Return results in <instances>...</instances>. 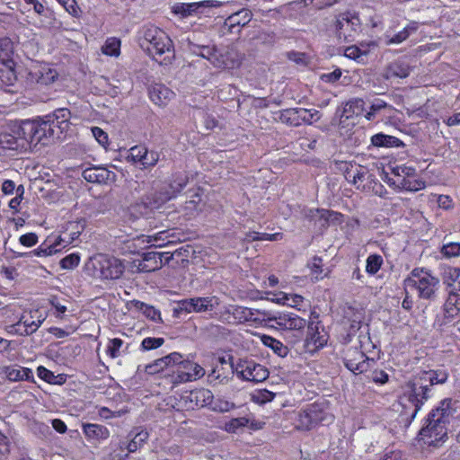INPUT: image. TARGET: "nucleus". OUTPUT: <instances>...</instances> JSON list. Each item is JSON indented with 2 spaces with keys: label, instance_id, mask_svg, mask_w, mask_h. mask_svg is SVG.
<instances>
[{
  "label": "nucleus",
  "instance_id": "1",
  "mask_svg": "<svg viewBox=\"0 0 460 460\" xmlns=\"http://www.w3.org/2000/svg\"><path fill=\"white\" fill-rule=\"evenodd\" d=\"M139 45L160 65L171 64L174 58V47L172 40L158 27L145 28L143 36L139 39Z\"/></svg>",
  "mask_w": 460,
  "mask_h": 460
},
{
  "label": "nucleus",
  "instance_id": "2",
  "mask_svg": "<svg viewBox=\"0 0 460 460\" xmlns=\"http://www.w3.org/2000/svg\"><path fill=\"white\" fill-rule=\"evenodd\" d=\"M451 400L446 399L429 414L427 424L420 433V439L429 446H437L447 435V424L453 414L450 409Z\"/></svg>",
  "mask_w": 460,
  "mask_h": 460
},
{
  "label": "nucleus",
  "instance_id": "3",
  "mask_svg": "<svg viewBox=\"0 0 460 460\" xmlns=\"http://www.w3.org/2000/svg\"><path fill=\"white\" fill-rule=\"evenodd\" d=\"M187 183L188 177L186 175L181 174L175 176V179L171 184L173 190H161L147 193L142 198L141 202H137L129 208L130 214L135 217L147 215L150 210L160 208L177 193L181 192Z\"/></svg>",
  "mask_w": 460,
  "mask_h": 460
},
{
  "label": "nucleus",
  "instance_id": "4",
  "mask_svg": "<svg viewBox=\"0 0 460 460\" xmlns=\"http://www.w3.org/2000/svg\"><path fill=\"white\" fill-rule=\"evenodd\" d=\"M46 126L48 125L43 123L41 118L35 120H25L19 126H15L13 132L19 136L24 147L32 143L47 145L50 139H53V129L46 128Z\"/></svg>",
  "mask_w": 460,
  "mask_h": 460
},
{
  "label": "nucleus",
  "instance_id": "5",
  "mask_svg": "<svg viewBox=\"0 0 460 460\" xmlns=\"http://www.w3.org/2000/svg\"><path fill=\"white\" fill-rule=\"evenodd\" d=\"M335 36L340 43H349L356 40L361 28L358 15L343 13L336 17L334 22Z\"/></svg>",
  "mask_w": 460,
  "mask_h": 460
},
{
  "label": "nucleus",
  "instance_id": "6",
  "mask_svg": "<svg viewBox=\"0 0 460 460\" xmlns=\"http://www.w3.org/2000/svg\"><path fill=\"white\" fill-rule=\"evenodd\" d=\"M219 305L217 296H195L179 301L173 308V316L180 317L182 314L210 313Z\"/></svg>",
  "mask_w": 460,
  "mask_h": 460
},
{
  "label": "nucleus",
  "instance_id": "7",
  "mask_svg": "<svg viewBox=\"0 0 460 460\" xmlns=\"http://www.w3.org/2000/svg\"><path fill=\"white\" fill-rule=\"evenodd\" d=\"M231 367L243 380L259 383L269 376V370L265 367L252 360H242L235 367L231 363Z\"/></svg>",
  "mask_w": 460,
  "mask_h": 460
},
{
  "label": "nucleus",
  "instance_id": "8",
  "mask_svg": "<svg viewBox=\"0 0 460 460\" xmlns=\"http://www.w3.org/2000/svg\"><path fill=\"white\" fill-rule=\"evenodd\" d=\"M343 363L349 371L358 375L367 372L375 364V360L355 347L344 352Z\"/></svg>",
  "mask_w": 460,
  "mask_h": 460
},
{
  "label": "nucleus",
  "instance_id": "9",
  "mask_svg": "<svg viewBox=\"0 0 460 460\" xmlns=\"http://www.w3.org/2000/svg\"><path fill=\"white\" fill-rule=\"evenodd\" d=\"M404 284L406 287L416 288L420 298L434 300L437 296L436 292L439 286V279L425 272L419 279H405Z\"/></svg>",
  "mask_w": 460,
  "mask_h": 460
},
{
  "label": "nucleus",
  "instance_id": "10",
  "mask_svg": "<svg viewBox=\"0 0 460 460\" xmlns=\"http://www.w3.org/2000/svg\"><path fill=\"white\" fill-rule=\"evenodd\" d=\"M71 118V112L66 108H60L54 111L52 113L48 114L41 118L46 128L53 129V139L55 137L59 138L60 134L67 130L69 127V120Z\"/></svg>",
  "mask_w": 460,
  "mask_h": 460
},
{
  "label": "nucleus",
  "instance_id": "11",
  "mask_svg": "<svg viewBox=\"0 0 460 460\" xmlns=\"http://www.w3.org/2000/svg\"><path fill=\"white\" fill-rule=\"evenodd\" d=\"M270 327L280 331H302L306 321L294 313H282L268 318Z\"/></svg>",
  "mask_w": 460,
  "mask_h": 460
},
{
  "label": "nucleus",
  "instance_id": "12",
  "mask_svg": "<svg viewBox=\"0 0 460 460\" xmlns=\"http://www.w3.org/2000/svg\"><path fill=\"white\" fill-rule=\"evenodd\" d=\"M12 42L8 39L0 40V60L4 68H0V79L6 84L12 85L16 81V75L13 70V61L10 58Z\"/></svg>",
  "mask_w": 460,
  "mask_h": 460
},
{
  "label": "nucleus",
  "instance_id": "13",
  "mask_svg": "<svg viewBox=\"0 0 460 460\" xmlns=\"http://www.w3.org/2000/svg\"><path fill=\"white\" fill-rule=\"evenodd\" d=\"M459 312L460 298H456L453 296H447L443 306V314L436 316L434 326L438 330L443 331L444 327L451 323L453 320L458 315Z\"/></svg>",
  "mask_w": 460,
  "mask_h": 460
},
{
  "label": "nucleus",
  "instance_id": "14",
  "mask_svg": "<svg viewBox=\"0 0 460 460\" xmlns=\"http://www.w3.org/2000/svg\"><path fill=\"white\" fill-rule=\"evenodd\" d=\"M175 366L177 368V376L174 377L173 383L180 384L190 381L196 377L202 376L205 373L204 369L198 364L189 360H183L178 362Z\"/></svg>",
  "mask_w": 460,
  "mask_h": 460
},
{
  "label": "nucleus",
  "instance_id": "15",
  "mask_svg": "<svg viewBox=\"0 0 460 460\" xmlns=\"http://www.w3.org/2000/svg\"><path fill=\"white\" fill-rule=\"evenodd\" d=\"M98 265L100 276L105 279H118L124 272L123 264L114 257H102Z\"/></svg>",
  "mask_w": 460,
  "mask_h": 460
},
{
  "label": "nucleus",
  "instance_id": "16",
  "mask_svg": "<svg viewBox=\"0 0 460 460\" xmlns=\"http://www.w3.org/2000/svg\"><path fill=\"white\" fill-rule=\"evenodd\" d=\"M163 252H147L142 254V260H135L134 267L139 272H151L159 270L164 265Z\"/></svg>",
  "mask_w": 460,
  "mask_h": 460
},
{
  "label": "nucleus",
  "instance_id": "17",
  "mask_svg": "<svg viewBox=\"0 0 460 460\" xmlns=\"http://www.w3.org/2000/svg\"><path fill=\"white\" fill-rule=\"evenodd\" d=\"M323 412L317 404H311L298 414L297 429H311L323 420Z\"/></svg>",
  "mask_w": 460,
  "mask_h": 460
},
{
  "label": "nucleus",
  "instance_id": "18",
  "mask_svg": "<svg viewBox=\"0 0 460 460\" xmlns=\"http://www.w3.org/2000/svg\"><path fill=\"white\" fill-rule=\"evenodd\" d=\"M416 382L412 379L407 382L405 385V394L404 395L407 396L408 401L412 403L414 406V411L411 414V419H413L417 412L420 410L421 406L423 405L424 402L428 400L429 397L427 391H424L422 388H419L415 385Z\"/></svg>",
  "mask_w": 460,
  "mask_h": 460
},
{
  "label": "nucleus",
  "instance_id": "19",
  "mask_svg": "<svg viewBox=\"0 0 460 460\" xmlns=\"http://www.w3.org/2000/svg\"><path fill=\"white\" fill-rule=\"evenodd\" d=\"M252 12L248 9H242L228 16L224 23L230 33H238L241 28L244 27L252 20Z\"/></svg>",
  "mask_w": 460,
  "mask_h": 460
},
{
  "label": "nucleus",
  "instance_id": "20",
  "mask_svg": "<svg viewBox=\"0 0 460 460\" xmlns=\"http://www.w3.org/2000/svg\"><path fill=\"white\" fill-rule=\"evenodd\" d=\"M46 317L42 316L40 312L37 310L30 311L28 314L22 315L17 325L22 324L24 331L21 332V335H31L35 332L45 321Z\"/></svg>",
  "mask_w": 460,
  "mask_h": 460
},
{
  "label": "nucleus",
  "instance_id": "21",
  "mask_svg": "<svg viewBox=\"0 0 460 460\" xmlns=\"http://www.w3.org/2000/svg\"><path fill=\"white\" fill-rule=\"evenodd\" d=\"M83 178L93 183H107L115 178V173L103 167L86 168L82 172Z\"/></svg>",
  "mask_w": 460,
  "mask_h": 460
},
{
  "label": "nucleus",
  "instance_id": "22",
  "mask_svg": "<svg viewBox=\"0 0 460 460\" xmlns=\"http://www.w3.org/2000/svg\"><path fill=\"white\" fill-rule=\"evenodd\" d=\"M182 356L178 352H172L169 355L155 360L153 363L146 366V372L149 375H155L164 368L175 366L178 362H181Z\"/></svg>",
  "mask_w": 460,
  "mask_h": 460
},
{
  "label": "nucleus",
  "instance_id": "23",
  "mask_svg": "<svg viewBox=\"0 0 460 460\" xmlns=\"http://www.w3.org/2000/svg\"><path fill=\"white\" fill-rule=\"evenodd\" d=\"M199 55L209 60L216 67L231 68L234 66V62L225 59L224 56L218 53L216 47L201 46L199 47Z\"/></svg>",
  "mask_w": 460,
  "mask_h": 460
},
{
  "label": "nucleus",
  "instance_id": "24",
  "mask_svg": "<svg viewBox=\"0 0 460 460\" xmlns=\"http://www.w3.org/2000/svg\"><path fill=\"white\" fill-rule=\"evenodd\" d=\"M151 101L158 106H165L173 98L174 93L162 84H155L148 89Z\"/></svg>",
  "mask_w": 460,
  "mask_h": 460
},
{
  "label": "nucleus",
  "instance_id": "25",
  "mask_svg": "<svg viewBox=\"0 0 460 460\" xmlns=\"http://www.w3.org/2000/svg\"><path fill=\"white\" fill-rule=\"evenodd\" d=\"M58 74L55 69L49 68L47 66H40L34 71L30 72L31 80L43 85L52 84L58 78Z\"/></svg>",
  "mask_w": 460,
  "mask_h": 460
},
{
  "label": "nucleus",
  "instance_id": "26",
  "mask_svg": "<svg viewBox=\"0 0 460 460\" xmlns=\"http://www.w3.org/2000/svg\"><path fill=\"white\" fill-rule=\"evenodd\" d=\"M411 73V66L404 61L397 60L387 66L384 77L387 80L392 78H406Z\"/></svg>",
  "mask_w": 460,
  "mask_h": 460
},
{
  "label": "nucleus",
  "instance_id": "27",
  "mask_svg": "<svg viewBox=\"0 0 460 460\" xmlns=\"http://www.w3.org/2000/svg\"><path fill=\"white\" fill-rule=\"evenodd\" d=\"M2 374L5 377L13 382L28 380L32 376V371L27 367H22L20 366H8L2 369Z\"/></svg>",
  "mask_w": 460,
  "mask_h": 460
},
{
  "label": "nucleus",
  "instance_id": "28",
  "mask_svg": "<svg viewBox=\"0 0 460 460\" xmlns=\"http://www.w3.org/2000/svg\"><path fill=\"white\" fill-rule=\"evenodd\" d=\"M371 144L376 147H403L405 146L399 138L384 133L372 136Z\"/></svg>",
  "mask_w": 460,
  "mask_h": 460
},
{
  "label": "nucleus",
  "instance_id": "29",
  "mask_svg": "<svg viewBox=\"0 0 460 460\" xmlns=\"http://www.w3.org/2000/svg\"><path fill=\"white\" fill-rule=\"evenodd\" d=\"M255 312L258 310H253L252 308L240 306V305H233L232 306V317L234 320V323H244L246 322H256L258 319L254 317Z\"/></svg>",
  "mask_w": 460,
  "mask_h": 460
},
{
  "label": "nucleus",
  "instance_id": "30",
  "mask_svg": "<svg viewBox=\"0 0 460 460\" xmlns=\"http://www.w3.org/2000/svg\"><path fill=\"white\" fill-rule=\"evenodd\" d=\"M211 6L210 1H201L195 3H182L173 7V12L177 14H181L182 17L190 16L199 12L200 7Z\"/></svg>",
  "mask_w": 460,
  "mask_h": 460
},
{
  "label": "nucleus",
  "instance_id": "31",
  "mask_svg": "<svg viewBox=\"0 0 460 460\" xmlns=\"http://www.w3.org/2000/svg\"><path fill=\"white\" fill-rule=\"evenodd\" d=\"M130 305L137 311H141L144 315L151 321L158 323L163 322L160 311L155 309L153 305H147L139 300H132L130 301Z\"/></svg>",
  "mask_w": 460,
  "mask_h": 460
},
{
  "label": "nucleus",
  "instance_id": "32",
  "mask_svg": "<svg viewBox=\"0 0 460 460\" xmlns=\"http://www.w3.org/2000/svg\"><path fill=\"white\" fill-rule=\"evenodd\" d=\"M213 394L208 389H198L190 394V401L194 402L198 407L209 406L213 402Z\"/></svg>",
  "mask_w": 460,
  "mask_h": 460
},
{
  "label": "nucleus",
  "instance_id": "33",
  "mask_svg": "<svg viewBox=\"0 0 460 460\" xmlns=\"http://www.w3.org/2000/svg\"><path fill=\"white\" fill-rule=\"evenodd\" d=\"M83 429L84 435L90 438L106 439L110 436L108 429L99 424H84Z\"/></svg>",
  "mask_w": 460,
  "mask_h": 460
},
{
  "label": "nucleus",
  "instance_id": "34",
  "mask_svg": "<svg viewBox=\"0 0 460 460\" xmlns=\"http://www.w3.org/2000/svg\"><path fill=\"white\" fill-rule=\"evenodd\" d=\"M365 111V102L360 98H355L346 102L343 108V116L347 119L359 116Z\"/></svg>",
  "mask_w": 460,
  "mask_h": 460
},
{
  "label": "nucleus",
  "instance_id": "35",
  "mask_svg": "<svg viewBox=\"0 0 460 460\" xmlns=\"http://www.w3.org/2000/svg\"><path fill=\"white\" fill-rule=\"evenodd\" d=\"M20 137L16 134L4 132L0 134V147L9 150H18L24 148V145L21 143Z\"/></svg>",
  "mask_w": 460,
  "mask_h": 460
},
{
  "label": "nucleus",
  "instance_id": "36",
  "mask_svg": "<svg viewBox=\"0 0 460 460\" xmlns=\"http://www.w3.org/2000/svg\"><path fill=\"white\" fill-rule=\"evenodd\" d=\"M279 119L282 123L291 126H300L299 108H290L279 111Z\"/></svg>",
  "mask_w": 460,
  "mask_h": 460
},
{
  "label": "nucleus",
  "instance_id": "37",
  "mask_svg": "<svg viewBox=\"0 0 460 460\" xmlns=\"http://www.w3.org/2000/svg\"><path fill=\"white\" fill-rule=\"evenodd\" d=\"M261 341L266 346L270 348L278 356L284 358L288 354V348L281 341L269 335H262Z\"/></svg>",
  "mask_w": 460,
  "mask_h": 460
},
{
  "label": "nucleus",
  "instance_id": "38",
  "mask_svg": "<svg viewBox=\"0 0 460 460\" xmlns=\"http://www.w3.org/2000/svg\"><path fill=\"white\" fill-rule=\"evenodd\" d=\"M433 370L422 371L415 376L412 380L416 382L415 385L419 388L424 389L428 394L430 391V387L435 385L433 380Z\"/></svg>",
  "mask_w": 460,
  "mask_h": 460
},
{
  "label": "nucleus",
  "instance_id": "39",
  "mask_svg": "<svg viewBox=\"0 0 460 460\" xmlns=\"http://www.w3.org/2000/svg\"><path fill=\"white\" fill-rule=\"evenodd\" d=\"M442 279L447 287H453L456 282L460 281V268L447 267L443 272Z\"/></svg>",
  "mask_w": 460,
  "mask_h": 460
},
{
  "label": "nucleus",
  "instance_id": "40",
  "mask_svg": "<svg viewBox=\"0 0 460 460\" xmlns=\"http://www.w3.org/2000/svg\"><path fill=\"white\" fill-rule=\"evenodd\" d=\"M399 186L408 191H418L423 190L426 187V184L422 180H411L410 178L403 177L400 181Z\"/></svg>",
  "mask_w": 460,
  "mask_h": 460
},
{
  "label": "nucleus",
  "instance_id": "41",
  "mask_svg": "<svg viewBox=\"0 0 460 460\" xmlns=\"http://www.w3.org/2000/svg\"><path fill=\"white\" fill-rule=\"evenodd\" d=\"M102 53L107 56H119L120 50V40L116 38L108 39L102 46Z\"/></svg>",
  "mask_w": 460,
  "mask_h": 460
},
{
  "label": "nucleus",
  "instance_id": "42",
  "mask_svg": "<svg viewBox=\"0 0 460 460\" xmlns=\"http://www.w3.org/2000/svg\"><path fill=\"white\" fill-rule=\"evenodd\" d=\"M308 335L311 336L310 340L316 348L323 347L327 341L324 335H321L318 332V327L314 323L308 324Z\"/></svg>",
  "mask_w": 460,
  "mask_h": 460
},
{
  "label": "nucleus",
  "instance_id": "43",
  "mask_svg": "<svg viewBox=\"0 0 460 460\" xmlns=\"http://www.w3.org/2000/svg\"><path fill=\"white\" fill-rule=\"evenodd\" d=\"M55 252H57V250H55L53 246H47L45 248L40 246L29 252H18L15 257H31L32 255L47 257L52 255Z\"/></svg>",
  "mask_w": 460,
  "mask_h": 460
},
{
  "label": "nucleus",
  "instance_id": "44",
  "mask_svg": "<svg viewBox=\"0 0 460 460\" xmlns=\"http://www.w3.org/2000/svg\"><path fill=\"white\" fill-rule=\"evenodd\" d=\"M383 263V259L380 255L372 254L368 256L367 259L366 270L367 273L374 275L376 274L381 268Z\"/></svg>",
  "mask_w": 460,
  "mask_h": 460
},
{
  "label": "nucleus",
  "instance_id": "45",
  "mask_svg": "<svg viewBox=\"0 0 460 460\" xmlns=\"http://www.w3.org/2000/svg\"><path fill=\"white\" fill-rule=\"evenodd\" d=\"M249 423V420L245 417H239L230 420L225 424V430L229 433H235L241 428L245 427Z\"/></svg>",
  "mask_w": 460,
  "mask_h": 460
},
{
  "label": "nucleus",
  "instance_id": "46",
  "mask_svg": "<svg viewBox=\"0 0 460 460\" xmlns=\"http://www.w3.org/2000/svg\"><path fill=\"white\" fill-rule=\"evenodd\" d=\"M299 118L300 124L302 122L312 124L314 121H317L320 119V115L319 111L316 110H306L299 108Z\"/></svg>",
  "mask_w": 460,
  "mask_h": 460
},
{
  "label": "nucleus",
  "instance_id": "47",
  "mask_svg": "<svg viewBox=\"0 0 460 460\" xmlns=\"http://www.w3.org/2000/svg\"><path fill=\"white\" fill-rule=\"evenodd\" d=\"M440 252L446 258L460 256V243H447L443 244Z\"/></svg>",
  "mask_w": 460,
  "mask_h": 460
},
{
  "label": "nucleus",
  "instance_id": "48",
  "mask_svg": "<svg viewBox=\"0 0 460 460\" xmlns=\"http://www.w3.org/2000/svg\"><path fill=\"white\" fill-rule=\"evenodd\" d=\"M80 262V256L78 253H71L63 258L59 264L62 269L73 270L78 266Z\"/></svg>",
  "mask_w": 460,
  "mask_h": 460
},
{
  "label": "nucleus",
  "instance_id": "49",
  "mask_svg": "<svg viewBox=\"0 0 460 460\" xmlns=\"http://www.w3.org/2000/svg\"><path fill=\"white\" fill-rule=\"evenodd\" d=\"M164 343V338H145L141 342V349L143 350H151L161 347Z\"/></svg>",
  "mask_w": 460,
  "mask_h": 460
},
{
  "label": "nucleus",
  "instance_id": "50",
  "mask_svg": "<svg viewBox=\"0 0 460 460\" xmlns=\"http://www.w3.org/2000/svg\"><path fill=\"white\" fill-rule=\"evenodd\" d=\"M122 345L123 341L121 339L114 338L110 340L107 347V354L110 355L112 358L119 357V349Z\"/></svg>",
  "mask_w": 460,
  "mask_h": 460
},
{
  "label": "nucleus",
  "instance_id": "51",
  "mask_svg": "<svg viewBox=\"0 0 460 460\" xmlns=\"http://www.w3.org/2000/svg\"><path fill=\"white\" fill-rule=\"evenodd\" d=\"M387 107H389V105L385 102L380 99H376L372 102L370 106V111L367 112L365 117L367 120H372L374 119L376 112Z\"/></svg>",
  "mask_w": 460,
  "mask_h": 460
},
{
  "label": "nucleus",
  "instance_id": "52",
  "mask_svg": "<svg viewBox=\"0 0 460 460\" xmlns=\"http://www.w3.org/2000/svg\"><path fill=\"white\" fill-rule=\"evenodd\" d=\"M145 155L142 165L144 168L155 166L159 160V154L156 151H148L147 149L143 152Z\"/></svg>",
  "mask_w": 460,
  "mask_h": 460
},
{
  "label": "nucleus",
  "instance_id": "53",
  "mask_svg": "<svg viewBox=\"0 0 460 460\" xmlns=\"http://www.w3.org/2000/svg\"><path fill=\"white\" fill-rule=\"evenodd\" d=\"M207 332L209 336L215 338H226L228 334L227 329L218 324H210L207 327Z\"/></svg>",
  "mask_w": 460,
  "mask_h": 460
},
{
  "label": "nucleus",
  "instance_id": "54",
  "mask_svg": "<svg viewBox=\"0 0 460 460\" xmlns=\"http://www.w3.org/2000/svg\"><path fill=\"white\" fill-rule=\"evenodd\" d=\"M275 395L276 394L270 391L261 390L258 392L257 394L253 395V399L255 402L263 404L271 402L274 399Z\"/></svg>",
  "mask_w": 460,
  "mask_h": 460
},
{
  "label": "nucleus",
  "instance_id": "55",
  "mask_svg": "<svg viewBox=\"0 0 460 460\" xmlns=\"http://www.w3.org/2000/svg\"><path fill=\"white\" fill-rule=\"evenodd\" d=\"M10 454V442L7 437L0 432V460H4Z\"/></svg>",
  "mask_w": 460,
  "mask_h": 460
},
{
  "label": "nucleus",
  "instance_id": "56",
  "mask_svg": "<svg viewBox=\"0 0 460 460\" xmlns=\"http://www.w3.org/2000/svg\"><path fill=\"white\" fill-rule=\"evenodd\" d=\"M146 150V147L142 146H136L130 148V155L129 156L134 162H138L142 164V162L144 160L145 155L143 152Z\"/></svg>",
  "mask_w": 460,
  "mask_h": 460
},
{
  "label": "nucleus",
  "instance_id": "57",
  "mask_svg": "<svg viewBox=\"0 0 460 460\" xmlns=\"http://www.w3.org/2000/svg\"><path fill=\"white\" fill-rule=\"evenodd\" d=\"M363 55H365V52L355 45L347 47L344 50V56L354 60H358Z\"/></svg>",
  "mask_w": 460,
  "mask_h": 460
},
{
  "label": "nucleus",
  "instance_id": "58",
  "mask_svg": "<svg viewBox=\"0 0 460 460\" xmlns=\"http://www.w3.org/2000/svg\"><path fill=\"white\" fill-rule=\"evenodd\" d=\"M410 33L407 28H404L402 31H399L397 34L389 38L386 41L387 45L391 44H399L405 40L409 37Z\"/></svg>",
  "mask_w": 460,
  "mask_h": 460
},
{
  "label": "nucleus",
  "instance_id": "59",
  "mask_svg": "<svg viewBox=\"0 0 460 460\" xmlns=\"http://www.w3.org/2000/svg\"><path fill=\"white\" fill-rule=\"evenodd\" d=\"M92 132L95 139L98 141L100 145L105 146L108 144V135L102 128L98 127H93L92 128Z\"/></svg>",
  "mask_w": 460,
  "mask_h": 460
},
{
  "label": "nucleus",
  "instance_id": "60",
  "mask_svg": "<svg viewBox=\"0 0 460 460\" xmlns=\"http://www.w3.org/2000/svg\"><path fill=\"white\" fill-rule=\"evenodd\" d=\"M21 244L31 247L35 245L38 243V236L34 233H28L25 234H22L19 239Z\"/></svg>",
  "mask_w": 460,
  "mask_h": 460
},
{
  "label": "nucleus",
  "instance_id": "61",
  "mask_svg": "<svg viewBox=\"0 0 460 460\" xmlns=\"http://www.w3.org/2000/svg\"><path fill=\"white\" fill-rule=\"evenodd\" d=\"M38 376L47 381L48 383H50V384H54L55 383V379H56V376L49 369H47L46 367H39L38 369Z\"/></svg>",
  "mask_w": 460,
  "mask_h": 460
},
{
  "label": "nucleus",
  "instance_id": "62",
  "mask_svg": "<svg viewBox=\"0 0 460 460\" xmlns=\"http://www.w3.org/2000/svg\"><path fill=\"white\" fill-rule=\"evenodd\" d=\"M371 379L376 384H385L388 381V374L384 370H375L371 374Z\"/></svg>",
  "mask_w": 460,
  "mask_h": 460
},
{
  "label": "nucleus",
  "instance_id": "63",
  "mask_svg": "<svg viewBox=\"0 0 460 460\" xmlns=\"http://www.w3.org/2000/svg\"><path fill=\"white\" fill-rule=\"evenodd\" d=\"M311 270L315 274L318 279L319 275L323 273V260L320 257H314L310 264Z\"/></svg>",
  "mask_w": 460,
  "mask_h": 460
},
{
  "label": "nucleus",
  "instance_id": "64",
  "mask_svg": "<svg viewBox=\"0 0 460 460\" xmlns=\"http://www.w3.org/2000/svg\"><path fill=\"white\" fill-rule=\"evenodd\" d=\"M234 408V403L229 402L227 401H221L217 404L213 406V409L215 411H221V412L229 411H231Z\"/></svg>",
  "mask_w": 460,
  "mask_h": 460
}]
</instances>
